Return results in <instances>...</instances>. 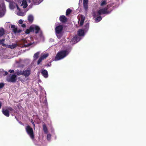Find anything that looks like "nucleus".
Instances as JSON below:
<instances>
[{"instance_id":"ddd939ff","label":"nucleus","mask_w":146,"mask_h":146,"mask_svg":"<svg viewBox=\"0 0 146 146\" xmlns=\"http://www.w3.org/2000/svg\"><path fill=\"white\" fill-rule=\"evenodd\" d=\"M2 112L3 114L5 116L7 117L9 116V111L8 110L3 109L2 110Z\"/></svg>"},{"instance_id":"2f4dec72","label":"nucleus","mask_w":146,"mask_h":146,"mask_svg":"<svg viewBox=\"0 0 146 146\" xmlns=\"http://www.w3.org/2000/svg\"><path fill=\"white\" fill-rule=\"evenodd\" d=\"M43 60V59H42L41 57L39 58V59L37 61V64H39L40 62H41L42 60Z\"/></svg>"},{"instance_id":"0eeeda50","label":"nucleus","mask_w":146,"mask_h":146,"mask_svg":"<svg viewBox=\"0 0 146 146\" xmlns=\"http://www.w3.org/2000/svg\"><path fill=\"white\" fill-rule=\"evenodd\" d=\"M31 73V71L30 70L27 69L23 70V74L26 78H28Z\"/></svg>"},{"instance_id":"72a5a7b5","label":"nucleus","mask_w":146,"mask_h":146,"mask_svg":"<svg viewBox=\"0 0 146 146\" xmlns=\"http://www.w3.org/2000/svg\"><path fill=\"white\" fill-rule=\"evenodd\" d=\"M17 44L11 45L12 49H14L17 46Z\"/></svg>"},{"instance_id":"8fccbe9b","label":"nucleus","mask_w":146,"mask_h":146,"mask_svg":"<svg viewBox=\"0 0 146 146\" xmlns=\"http://www.w3.org/2000/svg\"><path fill=\"white\" fill-rule=\"evenodd\" d=\"M33 124H34V125H35V124H34V122H33Z\"/></svg>"},{"instance_id":"7c9ffc66","label":"nucleus","mask_w":146,"mask_h":146,"mask_svg":"<svg viewBox=\"0 0 146 146\" xmlns=\"http://www.w3.org/2000/svg\"><path fill=\"white\" fill-rule=\"evenodd\" d=\"M37 1L38 0H33V3L35 5L38 4L40 3L38 1Z\"/></svg>"},{"instance_id":"423d86ee","label":"nucleus","mask_w":146,"mask_h":146,"mask_svg":"<svg viewBox=\"0 0 146 146\" xmlns=\"http://www.w3.org/2000/svg\"><path fill=\"white\" fill-rule=\"evenodd\" d=\"M63 28L62 25H59L57 26L55 29L56 33V34H60L63 30Z\"/></svg>"},{"instance_id":"58836bf2","label":"nucleus","mask_w":146,"mask_h":146,"mask_svg":"<svg viewBox=\"0 0 146 146\" xmlns=\"http://www.w3.org/2000/svg\"><path fill=\"white\" fill-rule=\"evenodd\" d=\"M46 66L47 67H48V66H51V62H49V63L47 64L46 65Z\"/></svg>"},{"instance_id":"b1692460","label":"nucleus","mask_w":146,"mask_h":146,"mask_svg":"<svg viewBox=\"0 0 146 146\" xmlns=\"http://www.w3.org/2000/svg\"><path fill=\"white\" fill-rule=\"evenodd\" d=\"M5 39L4 38L2 39V40H0V44H1L3 46H6V45L4 43Z\"/></svg>"},{"instance_id":"c756f323","label":"nucleus","mask_w":146,"mask_h":146,"mask_svg":"<svg viewBox=\"0 0 146 146\" xmlns=\"http://www.w3.org/2000/svg\"><path fill=\"white\" fill-rule=\"evenodd\" d=\"M29 29H30V30L31 32H34V30H35V27H33L32 26H31L30 27Z\"/></svg>"},{"instance_id":"f3484780","label":"nucleus","mask_w":146,"mask_h":146,"mask_svg":"<svg viewBox=\"0 0 146 146\" xmlns=\"http://www.w3.org/2000/svg\"><path fill=\"white\" fill-rule=\"evenodd\" d=\"M15 3L13 1L9 2V7L11 9H13L15 8L14 4Z\"/></svg>"},{"instance_id":"49530a36","label":"nucleus","mask_w":146,"mask_h":146,"mask_svg":"<svg viewBox=\"0 0 146 146\" xmlns=\"http://www.w3.org/2000/svg\"><path fill=\"white\" fill-rule=\"evenodd\" d=\"M2 106V103L0 102V109L1 108Z\"/></svg>"},{"instance_id":"c85d7f7f","label":"nucleus","mask_w":146,"mask_h":146,"mask_svg":"<svg viewBox=\"0 0 146 146\" xmlns=\"http://www.w3.org/2000/svg\"><path fill=\"white\" fill-rule=\"evenodd\" d=\"M39 52H37L35 54L34 56V57L35 58L37 59L38 57V55L39 54Z\"/></svg>"},{"instance_id":"c03bdc74","label":"nucleus","mask_w":146,"mask_h":146,"mask_svg":"<svg viewBox=\"0 0 146 146\" xmlns=\"http://www.w3.org/2000/svg\"><path fill=\"white\" fill-rule=\"evenodd\" d=\"M8 72H5L4 75H7L8 74Z\"/></svg>"},{"instance_id":"9d476101","label":"nucleus","mask_w":146,"mask_h":146,"mask_svg":"<svg viewBox=\"0 0 146 146\" xmlns=\"http://www.w3.org/2000/svg\"><path fill=\"white\" fill-rule=\"evenodd\" d=\"M88 0H83V7L85 11H86L88 9Z\"/></svg>"},{"instance_id":"a18cd8bd","label":"nucleus","mask_w":146,"mask_h":146,"mask_svg":"<svg viewBox=\"0 0 146 146\" xmlns=\"http://www.w3.org/2000/svg\"><path fill=\"white\" fill-rule=\"evenodd\" d=\"M9 48H10L11 49H12V46H11V45H10L8 46Z\"/></svg>"},{"instance_id":"a878e982","label":"nucleus","mask_w":146,"mask_h":146,"mask_svg":"<svg viewBox=\"0 0 146 146\" xmlns=\"http://www.w3.org/2000/svg\"><path fill=\"white\" fill-rule=\"evenodd\" d=\"M107 3L106 1L105 0H102L101 1V3H100V6H103L106 4Z\"/></svg>"},{"instance_id":"ea45409f","label":"nucleus","mask_w":146,"mask_h":146,"mask_svg":"<svg viewBox=\"0 0 146 146\" xmlns=\"http://www.w3.org/2000/svg\"><path fill=\"white\" fill-rule=\"evenodd\" d=\"M18 23L20 24H22L23 23V21L22 20H19Z\"/></svg>"},{"instance_id":"4be33fe9","label":"nucleus","mask_w":146,"mask_h":146,"mask_svg":"<svg viewBox=\"0 0 146 146\" xmlns=\"http://www.w3.org/2000/svg\"><path fill=\"white\" fill-rule=\"evenodd\" d=\"M85 20V17H82L81 18L80 20V25L82 26L84 23Z\"/></svg>"},{"instance_id":"a211bd4d","label":"nucleus","mask_w":146,"mask_h":146,"mask_svg":"<svg viewBox=\"0 0 146 146\" xmlns=\"http://www.w3.org/2000/svg\"><path fill=\"white\" fill-rule=\"evenodd\" d=\"M89 28V24L88 23H87L84 26L83 29L85 31V32H86L88 31Z\"/></svg>"},{"instance_id":"f704fd0d","label":"nucleus","mask_w":146,"mask_h":146,"mask_svg":"<svg viewBox=\"0 0 146 146\" xmlns=\"http://www.w3.org/2000/svg\"><path fill=\"white\" fill-rule=\"evenodd\" d=\"M32 44L31 43H28L27 44H25L24 45V46L25 47H27L29 46H30Z\"/></svg>"},{"instance_id":"37998d69","label":"nucleus","mask_w":146,"mask_h":146,"mask_svg":"<svg viewBox=\"0 0 146 146\" xmlns=\"http://www.w3.org/2000/svg\"><path fill=\"white\" fill-rule=\"evenodd\" d=\"M21 26L23 27H25L26 26L25 24H23L21 25Z\"/></svg>"},{"instance_id":"79ce46f5","label":"nucleus","mask_w":146,"mask_h":146,"mask_svg":"<svg viewBox=\"0 0 146 146\" xmlns=\"http://www.w3.org/2000/svg\"><path fill=\"white\" fill-rule=\"evenodd\" d=\"M16 7H17V9L19 11H20L21 10H20V8L18 6V5L16 4Z\"/></svg>"},{"instance_id":"412c9836","label":"nucleus","mask_w":146,"mask_h":146,"mask_svg":"<svg viewBox=\"0 0 146 146\" xmlns=\"http://www.w3.org/2000/svg\"><path fill=\"white\" fill-rule=\"evenodd\" d=\"M35 33L37 34L38 33L39 31L40 30V28L39 27L37 26H35Z\"/></svg>"},{"instance_id":"bb28decb","label":"nucleus","mask_w":146,"mask_h":146,"mask_svg":"<svg viewBox=\"0 0 146 146\" xmlns=\"http://www.w3.org/2000/svg\"><path fill=\"white\" fill-rule=\"evenodd\" d=\"M72 12V10L70 9H67L66 11V15L67 16L69 15Z\"/></svg>"},{"instance_id":"f257e3e1","label":"nucleus","mask_w":146,"mask_h":146,"mask_svg":"<svg viewBox=\"0 0 146 146\" xmlns=\"http://www.w3.org/2000/svg\"><path fill=\"white\" fill-rule=\"evenodd\" d=\"M69 53V52L67 50H62L58 52L55 57V60L58 61L63 58Z\"/></svg>"},{"instance_id":"e433bc0d","label":"nucleus","mask_w":146,"mask_h":146,"mask_svg":"<svg viewBox=\"0 0 146 146\" xmlns=\"http://www.w3.org/2000/svg\"><path fill=\"white\" fill-rule=\"evenodd\" d=\"M31 32L29 29H27L25 31V33L27 34H29Z\"/></svg>"},{"instance_id":"f8f14e48","label":"nucleus","mask_w":146,"mask_h":146,"mask_svg":"<svg viewBox=\"0 0 146 146\" xmlns=\"http://www.w3.org/2000/svg\"><path fill=\"white\" fill-rule=\"evenodd\" d=\"M41 73L45 78H47L48 76V72L47 71L45 70H42Z\"/></svg>"},{"instance_id":"5701e85b","label":"nucleus","mask_w":146,"mask_h":146,"mask_svg":"<svg viewBox=\"0 0 146 146\" xmlns=\"http://www.w3.org/2000/svg\"><path fill=\"white\" fill-rule=\"evenodd\" d=\"M5 31L3 28H0V37H1L4 34Z\"/></svg>"},{"instance_id":"1a4fd4ad","label":"nucleus","mask_w":146,"mask_h":146,"mask_svg":"<svg viewBox=\"0 0 146 146\" xmlns=\"http://www.w3.org/2000/svg\"><path fill=\"white\" fill-rule=\"evenodd\" d=\"M11 28H12V30L15 33H19L21 31V30L20 29L18 30L17 28L14 25H11Z\"/></svg>"},{"instance_id":"473e14b6","label":"nucleus","mask_w":146,"mask_h":146,"mask_svg":"<svg viewBox=\"0 0 146 146\" xmlns=\"http://www.w3.org/2000/svg\"><path fill=\"white\" fill-rule=\"evenodd\" d=\"M51 135L50 134H48L47 135V138L48 140H49L51 138Z\"/></svg>"},{"instance_id":"09e8293b","label":"nucleus","mask_w":146,"mask_h":146,"mask_svg":"<svg viewBox=\"0 0 146 146\" xmlns=\"http://www.w3.org/2000/svg\"><path fill=\"white\" fill-rule=\"evenodd\" d=\"M9 0H6V1H7V2H9Z\"/></svg>"},{"instance_id":"39448f33","label":"nucleus","mask_w":146,"mask_h":146,"mask_svg":"<svg viewBox=\"0 0 146 146\" xmlns=\"http://www.w3.org/2000/svg\"><path fill=\"white\" fill-rule=\"evenodd\" d=\"M17 80V76L14 74L11 76V77L7 79V81L8 82L15 83L16 82Z\"/></svg>"},{"instance_id":"2eb2a0df","label":"nucleus","mask_w":146,"mask_h":146,"mask_svg":"<svg viewBox=\"0 0 146 146\" xmlns=\"http://www.w3.org/2000/svg\"><path fill=\"white\" fill-rule=\"evenodd\" d=\"M21 5H23L24 8H26L28 6L27 2L26 0H23Z\"/></svg>"},{"instance_id":"4c0bfd02","label":"nucleus","mask_w":146,"mask_h":146,"mask_svg":"<svg viewBox=\"0 0 146 146\" xmlns=\"http://www.w3.org/2000/svg\"><path fill=\"white\" fill-rule=\"evenodd\" d=\"M8 110H9L11 111H12L14 110L11 107H9L8 108Z\"/></svg>"},{"instance_id":"aec40b11","label":"nucleus","mask_w":146,"mask_h":146,"mask_svg":"<svg viewBox=\"0 0 146 146\" xmlns=\"http://www.w3.org/2000/svg\"><path fill=\"white\" fill-rule=\"evenodd\" d=\"M43 130L45 133H47L48 132V129L46 127V125L45 124H44L42 126Z\"/></svg>"},{"instance_id":"c9c22d12","label":"nucleus","mask_w":146,"mask_h":146,"mask_svg":"<svg viewBox=\"0 0 146 146\" xmlns=\"http://www.w3.org/2000/svg\"><path fill=\"white\" fill-rule=\"evenodd\" d=\"M4 86V84L3 83H0V88H1L3 87Z\"/></svg>"},{"instance_id":"4468645a","label":"nucleus","mask_w":146,"mask_h":146,"mask_svg":"<svg viewBox=\"0 0 146 146\" xmlns=\"http://www.w3.org/2000/svg\"><path fill=\"white\" fill-rule=\"evenodd\" d=\"M80 40V39L79 37L77 35H76L72 38V41L76 43L79 41Z\"/></svg>"},{"instance_id":"393cba45","label":"nucleus","mask_w":146,"mask_h":146,"mask_svg":"<svg viewBox=\"0 0 146 146\" xmlns=\"http://www.w3.org/2000/svg\"><path fill=\"white\" fill-rule=\"evenodd\" d=\"M48 55L49 54L48 53L44 54L42 55L41 57L44 60L48 56Z\"/></svg>"},{"instance_id":"20e7f679","label":"nucleus","mask_w":146,"mask_h":146,"mask_svg":"<svg viewBox=\"0 0 146 146\" xmlns=\"http://www.w3.org/2000/svg\"><path fill=\"white\" fill-rule=\"evenodd\" d=\"M6 12L5 6L4 2H0V17H3Z\"/></svg>"},{"instance_id":"6e6552de","label":"nucleus","mask_w":146,"mask_h":146,"mask_svg":"<svg viewBox=\"0 0 146 146\" xmlns=\"http://www.w3.org/2000/svg\"><path fill=\"white\" fill-rule=\"evenodd\" d=\"M59 20L62 23H65L68 21L67 18L64 15H61L59 17Z\"/></svg>"},{"instance_id":"f03ea898","label":"nucleus","mask_w":146,"mask_h":146,"mask_svg":"<svg viewBox=\"0 0 146 146\" xmlns=\"http://www.w3.org/2000/svg\"><path fill=\"white\" fill-rule=\"evenodd\" d=\"M111 6L110 5H108L107 6L104 8L101 9L98 11L97 13L99 15L102 14H109L111 13L112 10H108L109 8Z\"/></svg>"},{"instance_id":"a19ab883","label":"nucleus","mask_w":146,"mask_h":146,"mask_svg":"<svg viewBox=\"0 0 146 146\" xmlns=\"http://www.w3.org/2000/svg\"><path fill=\"white\" fill-rule=\"evenodd\" d=\"M9 72L10 73H13L14 72V71L13 70H9Z\"/></svg>"},{"instance_id":"cd10ccee","label":"nucleus","mask_w":146,"mask_h":146,"mask_svg":"<svg viewBox=\"0 0 146 146\" xmlns=\"http://www.w3.org/2000/svg\"><path fill=\"white\" fill-rule=\"evenodd\" d=\"M102 19V18L101 16H99L97 17L95 19L96 21L97 22H98L100 21Z\"/></svg>"},{"instance_id":"9b49d317","label":"nucleus","mask_w":146,"mask_h":146,"mask_svg":"<svg viewBox=\"0 0 146 146\" xmlns=\"http://www.w3.org/2000/svg\"><path fill=\"white\" fill-rule=\"evenodd\" d=\"M85 31L83 29H79L78 31V35L79 36H82L84 35Z\"/></svg>"},{"instance_id":"7ed1b4c3","label":"nucleus","mask_w":146,"mask_h":146,"mask_svg":"<svg viewBox=\"0 0 146 146\" xmlns=\"http://www.w3.org/2000/svg\"><path fill=\"white\" fill-rule=\"evenodd\" d=\"M25 129L27 134L29 135L31 138L33 140L34 139L33 130L32 128L29 125L27 126Z\"/></svg>"},{"instance_id":"dca6fc26","label":"nucleus","mask_w":146,"mask_h":146,"mask_svg":"<svg viewBox=\"0 0 146 146\" xmlns=\"http://www.w3.org/2000/svg\"><path fill=\"white\" fill-rule=\"evenodd\" d=\"M28 19L29 23H32L33 22L34 20L33 16L32 15H29L28 18Z\"/></svg>"},{"instance_id":"de8ad7c7","label":"nucleus","mask_w":146,"mask_h":146,"mask_svg":"<svg viewBox=\"0 0 146 146\" xmlns=\"http://www.w3.org/2000/svg\"><path fill=\"white\" fill-rule=\"evenodd\" d=\"M29 2V3H30L31 2V0H27Z\"/></svg>"},{"instance_id":"6ab92c4d","label":"nucleus","mask_w":146,"mask_h":146,"mask_svg":"<svg viewBox=\"0 0 146 146\" xmlns=\"http://www.w3.org/2000/svg\"><path fill=\"white\" fill-rule=\"evenodd\" d=\"M16 73L18 76H20L23 74V70H17L16 71Z\"/></svg>"}]
</instances>
